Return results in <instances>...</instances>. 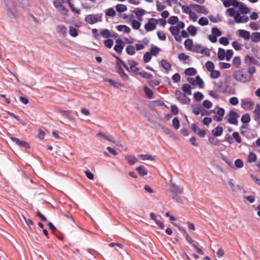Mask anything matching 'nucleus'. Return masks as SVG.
<instances>
[{"instance_id": "obj_14", "label": "nucleus", "mask_w": 260, "mask_h": 260, "mask_svg": "<svg viewBox=\"0 0 260 260\" xmlns=\"http://www.w3.org/2000/svg\"><path fill=\"white\" fill-rule=\"evenodd\" d=\"M253 118L258 123H260V104H256L253 111Z\"/></svg>"}, {"instance_id": "obj_48", "label": "nucleus", "mask_w": 260, "mask_h": 260, "mask_svg": "<svg viewBox=\"0 0 260 260\" xmlns=\"http://www.w3.org/2000/svg\"><path fill=\"white\" fill-rule=\"evenodd\" d=\"M120 77L125 81H127L129 79L128 76L124 72V71L120 68L118 72Z\"/></svg>"}, {"instance_id": "obj_59", "label": "nucleus", "mask_w": 260, "mask_h": 260, "mask_svg": "<svg viewBox=\"0 0 260 260\" xmlns=\"http://www.w3.org/2000/svg\"><path fill=\"white\" fill-rule=\"evenodd\" d=\"M137 74L140 75L141 77L145 79H150L152 77V75L151 74L148 73L146 72H140L139 71V73H137Z\"/></svg>"}, {"instance_id": "obj_27", "label": "nucleus", "mask_w": 260, "mask_h": 260, "mask_svg": "<svg viewBox=\"0 0 260 260\" xmlns=\"http://www.w3.org/2000/svg\"><path fill=\"white\" fill-rule=\"evenodd\" d=\"M251 41L254 43H257L260 41V32H254L251 35Z\"/></svg>"}, {"instance_id": "obj_16", "label": "nucleus", "mask_w": 260, "mask_h": 260, "mask_svg": "<svg viewBox=\"0 0 260 260\" xmlns=\"http://www.w3.org/2000/svg\"><path fill=\"white\" fill-rule=\"evenodd\" d=\"M100 35L105 39L114 37V35H112L111 31L108 29H101L100 31Z\"/></svg>"}, {"instance_id": "obj_17", "label": "nucleus", "mask_w": 260, "mask_h": 260, "mask_svg": "<svg viewBox=\"0 0 260 260\" xmlns=\"http://www.w3.org/2000/svg\"><path fill=\"white\" fill-rule=\"evenodd\" d=\"M239 35L245 40H249L250 37V32L244 29H239L238 30Z\"/></svg>"}, {"instance_id": "obj_4", "label": "nucleus", "mask_w": 260, "mask_h": 260, "mask_svg": "<svg viewBox=\"0 0 260 260\" xmlns=\"http://www.w3.org/2000/svg\"><path fill=\"white\" fill-rule=\"evenodd\" d=\"M175 94L177 100L182 104H187L190 103V99L186 96V94L183 93L180 90H176Z\"/></svg>"}, {"instance_id": "obj_12", "label": "nucleus", "mask_w": 260, "mask_h": 260, "mask_svg": "<svg viewBox=\"0 0 260 260\" xmlns=\"http://www.w3.org/2000/svg\"><path fill=\"white\" fill-rule=\"evenodd\" d=\"M116 44L114 47V50L118 53L121 54L124 47V42L120 39L116 40Z\"/></svg>"}, {"instance_id": "obj_18", "label": "nucleus", "mask_w": 260, "mask_h": 260, "mask_svg": "<svg viewBox=\"0 0 260 260\" xmlns=\"http://www.w3.org/2000/svg\"><path fill=\"white\" fill-rule=\"evenodd\" d=\"M193 41L191 39H187L184 42V46L186 49L191 51L193 47Z\"/></svg>"}, {"instance_id": "obj_23", "label": "nucleus", "mask_w": 260, "mask_h": 260, "mask_svg": "<svg viewBox=\"0 0 260 260\" xmlns=\"http://www.w3.org/2000/svg\"><path fill=\"white\" fill-rule=\"evenodd\" d=\"M56 31L59 34L66 36L67 33V28L63 25H59L57 26Z\"/></svg>"}, {"instance_id": "obj_24", "label": "nucleus", "mask_w": 260, "mask_h": 260, "mask_svg": "<svg viewBox=\"0 0 260 260\" xmlns=\"http://www.w3.org/2000/svg\"><path fill=\"white\" fill-rule=\"evenodd\" d=\"M161 65L163 68L168 72L171 69V64L166 59H162L161 61Z\"/></svg>"}, {"instance_id": "obj_55", "label": "nucleus", "mask_w": 260, "mask_h": 260, "mask_svg": "<svg viewBox=\"0 0 260 260\" xmlns=\"http://www.w3.org/2000/svg\"><path fill=\"white\" fill-rule=\"evenodd\" d=\"M178 21V18L175 16H171L168 19V23L170 24L174 25Z\"/></svg>"}, {"instance_id": "obj_62", "label": "nucleus", "mask_w": 260, "mask_h": 260, "mask_svg": "<svg viewBox=\"0 0 260 260\" xmlns=\"http://www.w3.org/2000/svg\"><path fill=\"white\" fill-rule=\"evenodd\" d=\"M104 45L105 46H106L108 48H111L113 46L114 44L113 41L111 39H107L104 42Z\"/></svg>"}, {"instance_id": "obj_28", "label": "nucleus", "mask_w": 260, "mask_h": 260, "mask_svg": "<svg viewBox=\"0 0 260 260\" xmlns=\"http://www.w3.org/2000/svg\"><path fill=\"white\" fill-rule=\"evenodd\" d=\"M69 32L70 35L73 37H76L78 35L77 29L72 26H69Z\"/></svg>"}, {"instance_id": "obj_30", "label": "nucleus", "mask_w": 260, "mask_h": 260, "mask_svg": "<svg viewBox=\"0 0 260 260\" xmlns=\"http://www.w3.org/2000/svg\"><path fill=\"white\" fill-rule=\"evenodd\" d=\"M116 11L119 13H121L127 10V7L123 4H117L116 7Z\"/></svg>"}, {"instance_id": "obj_35", "label": "nucleus", "mask_w": 260, "mask_h": 260, "mask_svg": "<svg viewBox=\"0 0 260 260\" xmlns=\"http://www.w3.org/2000/svg\"><path fill=\"white\" fill-rule=\"evenodd\" d=\"M136 170L142 176H145L147 174V171L143 166L138 167Z\"/></svg>"}, {"instance_id": "obj_39", "label": "nucleus", "mask_w": 260, "mask_h": 260, "mask_svg": "<svg viewBox=\"0 0 260 260\" xmlns=\"http://www.w3.org/2000/svg\"><path fill=\"white\" fill-rule=\"evenodd\" d=\"M125 158L130 165H134L138 161L137 158L132 155L126 156Z\"/></svg>"}, {"instance_id": "obj_21", "label": "nucleus", "mask_w": 260, "mask_h": 260, "mask_svg": "<svg viewBox=\"0 0 260 260\" xmlns=\"http://www.w3.org/2000/svg\"><path fill=\"white\" fill-rule=\"evenodd\" d=\"M257 160V156L253 152H250L247 156V162L248 163L255 162Z\"/></svg>"}, {"instance_id": "obj_22", "label": "nucleus", "mask_w": 260, "mask_h": 260, "mask_svg": "<svg viewBox=\"0 0 260 260\" xmlns=\"http://www.w3.org/2000/svg\"><path fill=\"white\" fill-rule=\"evenodd\" d=\"M181 89L182 91L185 93L187 95H190L192 94L191 90V86L188 84H184Z\"/></svg>"}, {"instance_id": "obj_1", "label": "nucleus", "mask_w": 260, "mask_h": 260, "mask_svg": "<svg viewBox=\"0 0 260 260\" xmlns=\"http://www.w3.org/2000/svg\"><path fill=\"white\" fill-rule=\"evenodd\" d=\"M233 78L238 82L245 83L252 79V76L248 74L244 69H240L235 71L233 74Z\"/></svg>"}, {"instance_id": "obj_45", "label": "nucleus", "mask_w": 260, "mask_h": 260, "mask_svg": "<svg viewBox=\"0 0 260 260\" xmlns=\"http://www.w3.org/2000/svg\"><path fill=\"white\" fill-rule=\"evenodd\" d=\"M202 111L203 112V108L201 106L194 107L192 108V112L196 115H199Z\"/></svg>"}, {"instance_id": "obj_6", "label": "nucleus", "mask_w": 260, "mask_h": 260, "mask_svg": "<svg viewBox=\"0 0 260 260\" xmlns=\"http://www.w3.org/2000/svg\"><path fill=\"white\" fill-rule=\"evenodd\" d=\"M157 24L156 19L151 18L148 19V22L144 25V28L147 31H151L156 29Z\"/></svg>"}, {"instance_id": "obj_54", "label": "nucleus", "mask_w": 260, "mask_h": 260, "mask_svg": "<svg viewBox=\"0 0 260 260\" xmlns=\"http://www.w3.org/2000/svg\"><path fill=\"white\" fill-rule=\"evenodd\" d=\"M194 98L196 101H200L203 99L204 95L201 92L198 91L194 93Z\"/></svg>"}, {"instance_id": "obj_63", "label": "nucleus", "mask_w": 260, "mask_h": 260, "mask_svg": "<svg viewBox=\"0 0 260 260\" xmlns=\"http://www.w3.org/2000/svg\"><path fill=\"white\" fill-rule=\"evenodd\" d=\"M157 35L160 40L165 41L166 40V34L164 31L159 30L157 32Z\"/></svg>"}, {"instance_id": "obj_11", "label": "nucleus", "mask_w": 260, "mask_h": 260, "mask_svg": "<svg viewBox=\"0 0 260 260\" xmlns=\"http://www.w3.org/2000/svg\"><path fill=\"white\" fill-rule=\"evenodd\" d=\"M254 102L249 99L242 100L241 107L245 110H250L254 105Z\"/></svg>"}, {"instance_id": "obj_19", "label": "nucleus", "mask_w": 260, "mask_h": 260, "mask_svg": "<svg viewBox=\"0 0 260 260\" xmlns=\"http://www.w3.org/2000/svg\"><path fill=\"white\" fill-rule=\"evenodd\" d=\"M237 8H239V11L241 14H246L249 13L250 10L244 4L239 2V5Z\"/></svg>"}, {"instance_id": "obj_40", "label": "nucleus", "mask_w": 260, "mask_h": 260, "mask_svg": "<svg viewBox=\"0 0 260 260\" xmlns=\"http://www.w3.org/2000/svg\"><path fill=\"white\" fill-rule=\"evenodd\" d=\"M237 13L236 10L234 8H229L225 11V14L229 17H234Z\"/></svg>"}, {"instance_id": "obj_32", "label": "nucleus", "mask_w": 260, "mask_h": 260, "mask_svg": "<svg viewBox=\"0 0 260 260\" xmlns=\"http://www.w3.org/2000/svg\"><path fill=\"white\" fill-rule=\"evenodd\" d=\"M160 49L157 46H152L150 49V53L151 55L156 56L160 52Z\"/></svg>"}, {"instance_id": "obj_5", "label": "nucleus", "mask_w": 260, "mask_h": 260, "mask_svg": "<svg viewBox=\"0 0 260 260\" xmlns=\"http://www.w3.org/2000/svg\"><path fill=\"white\" fill-rule=\"evenodd\" d=\"M226 117L228 118V121L229 123L236 125L238 124V122L237 118H238V115L234 111H230L226 116Z\"/></svg>"}, {"instance_id": "obj_60", "label": "nucleus", "mask_w": 260, "mask_h": 260, "mask_svg": "<svg viewBox=\"0 0 260 260\" xmlns=\"http://www.w3.org/2000/svg\"><path fill=\"white\" fill-rule=\"evenodd\" d=\"M200 25L202 26L207 25L208 24L209 21L207 18L201 17L198 21Z\"/></svg>"}, {"instance_id": "obj_9", "label": "nucleus", "mask_w": 260, "mask_h": 260, "mask_svg": "<svg viewBox=\"0 0 260 260\" xmlns=\"http://www.w3.org/2000/svg\"><path fill=\"white\" fill-rule=\"evenodd\" d=\"M191 7L193 10H194V11L197 12L198 13H201L206 15L208 14L209 13V11L204 6L192 4H191Z\"/></svg>"}, {"instance_id": "obj_61", "label": "nucleus", "mask_w": 260, "mask_h": 260, "mask_svg": "<svg viewBox=\"0 0 260 260\" xmlns=\"http://www.w3.org/2000/svg\"><path fill=\"white\" fill-rule=\"evenodd\" d=\"M156 3L157 10L158 11L161 12L166 8V6L165 5L159 2V1H156Z\"/></svg>"}, {"instance_id": "obj_53", "label": "nucleus", "mask_w": 260, "mask_h": 260, "mask_svg": "<svg viewBox=\"0 0 260 260\" xmlns=\"http://www.w3.org/2000/svg\"><path fill=\"white\" fill-rule=\"evenodd\" d=\"M233 138L238 143H241L242 142V139L238 132H234L232 134Z\"/></svg>"}, {"instance_id": "obj_37", "label": "nucleus", "mask_w": 260, "mask_h": 260, "mask_svg": "<svg viewBox=\"0 0 260 260\" xmlns=\"http://www.w3.org/2000/svg\"><path fill=\"white\" fill-rule=\"evenodd\" d=\"M105 15L106 16L113 17L116 15V12L113 8H109L106 10Z\"/></svg>"}, {"instance_id": "obj_50", "label": "nucleus", "mask_w": 260, "mask_h": 260, "mask_svg": "<svg viewBox=\"0 0 260 260\" xmlns=\"http://www.w3.org/2000/svg\"><path fill=\"white\" fill-rule=\"evenodd\" d=\"M141 25V23L136 20L132 21V26L134 29H138Z\"/></svg>"}, {"instance_id": "obj_10", "label": "nucleus", "mask_w": 260, "mask_h": 260, "mask_svg": "<svg viewBox=\"0 0 260 260\" xmlns=\"http://www.w3.org/2000/svg\"><path fill=\"white\" fill-rule=\"evenodd\" d=\"M53 5L61 14L66 15L67 13L68 10L60 3L59 0H53Z\"/></svg>"}, {"instance_id": "obj_15", "label": "nucleus", "mask_w": 260, "mask_h": 260, "mask_svg": "<svg viewBox=\"0 0 260 260\" xmlns=\"http://www.w3.org/2000/svg\"><path fill=\"white\" fill-rule=\"evenodd\" d=\"M223 4L225 7L233 6L237 8L239 5V2L237 0H225L223 2Z\"/></svg>"}, {"instance_id": "obj_51", "label": "nucleus", "mask_w": 260, "mask_h": 260, "mask_svg": "<svg viewBox=\"0 0 260 260\" xmlns=\"http://www.w3.org/2000/svg\"><path fill=\"white\" fill-rule=\"evenodd\" d=\"M151 54L149 52L145 53L143 56V60L145 63H147L151 59Z\"/></svg>"}, {"instance_id": "obj_38", "label": "nucleus", "mask_w": 260, "mask_h": 260, "mask_svg": "<svg viewBox=\"0 0 260 260\" xmlns=\"http://www.w3.org/2000/svg\"><path fill=\"white\" fill-rule=\"evenodd\" d=\"M144 91L145 94L147 96L149 99H152L153 97V92L152 90L149 89L148 87L145 86L144 87Z\"/></svg>"}, {"instance_id": "obj_46", "label": "nucleus", "mask_w": 260, "mask_h": 260, "mask_svg": "<svg viewBox=\"0 0 260 260\" xmlns=\"http://www.w3.org/2000/svg\"><path fill=\"white\" fill-rule=\"evenodd\" d=\"M192 8L191 7V4L189 6L187 5H183V6H182V12L186 14H189L190 12H191Z\"/></svg>"}, {"instance_id": "obj_34", "label": "nucleus", "mask_w": 260, "mask_h": 260, "mask_svg": "<svg viewBox=\"0 0 260 260\" xmlns=\"http://www.w3.org/2000/svg\"><path fill=\"white\" fill-rule=\"evenodd\" d=\"M218 58L220 60H222L225 58V52L224 50L222 48H219L218 51Z\"/></svg>"}, {"instance_id": "obj_58", "label": "nucleus", "mask_w": 260, "mask_h": 260, "mask_svg": "<svg viewBox=\"0 0 260 260\" xmlns=\"http://www.w3.org/2000/svg\"><path fill=\"white\" fill-rule=\"evenodd\" d=\"M208 140L209 142L214 145L218 146L219 145V141L216 138L211 137L209 138Z\"/></svg>"}, {"instance_id": "obj_25", "label": "nucleus", "mask_w": 260, "mask_h": 260, "mask_svg": "<svg viewBox=\"0 0 260 260\" xmlns=\"http://www.w3.org/2000/svg\"><path fill=\"white\" fill-rule=\"evenodd\" d=\"M145 11L143 9H138L135 11V14L136 16V17L140 21H142L143 20L142 16L145 14Z\"/></svg>"}, {"instance_id": "obj_8", "label": "nucleus", "mask_w": 260, "mask_h": 260, "mask_svg": "<svg viewBox=\"0 0 260 260\" xmlns=\"http://www.w3.org/2000/svg\"><path fill=\"white\" fill-rule=\"evenodd\" d=\"M169 30L177 42H181L182 41L181 36L179 35L180 30L176 26H172L170 27Z\"/></svg>"}, {"instance_id": "obj_44", "label": "nucleus", "mask_w": 260, "mask_h": 260, "mask_svg": "<svg viewBox=\"0 0 260 260\" xmlns=\"http://www.w3.org/2000/svg\"><path fill=\"white\" fill-rule=\"evenodd\" d=\"M241 63V59L239 56H236L233 58V64L235 67L239 68Z\"/></svg>"}, {"instance_id": "obj_20", "label": "nucleus", "mask_w": 260, "mask_h": 260, "mask_svg": "<svg viewBox=\"0 0 260 260\" xmlns=\"http://www.w3.org/2000/svg\"><path fill=\"white\" fill-rule=\"evenodd\" d=\"M223 133V128L220 126H217L212 131V134L215 137H218L222 135Z\"/></svg>"}, {"instance_id": "obj_26", "label": "nucleus", "mask_w": 260, "mask_h": 260, "mask_svg": "<svg viewBox=\"0 0 260 260\" xmlns=\"http://www.w3.org/2000/svg\"><path fill=\"white\" fill-rule=\"evenodd\" d=\"M116 28L119 31H123L126 33H129L131 32L130 28L124 25H117Z\"/></svg>"}, {"instance_id": "obj_2", "label": "nucleus", "mask_w": 260, "mask_h": 260, "mask_svg": "<svg viewBox=\"0 0 260 260\" xmlns=\"http://www.w3.org/2000/svg\"><path fill=\"white\" fill-rule=\"evenodd\" d=\"M103 14H89L85 16V21L90 24H93L102 21Z\"/></svg>"}, {"instance_id": "obj_31", "label": "nucleus", "mask_w": 260, "mask_h": 260, "mask_svg": "<svg viewBox=\"0 0 260 260\" xmlns=\"http://www.w3.org/2000/svg\"><path fill=\"white\" fill-rule=\"evenodd\" d=\"M187 30L188 31V33L189 34L192 36H194L197 32V29L193 25L189 26L187 28Z\"/></svg>"}, {"instance_id": "obj_3", "label": "nucleus", "mask_w": 260, "mask_h": 260, "mask_svg": "<svg viewBox=\"0 0 260 260\" xmlns=\"http://www.w3.org/2000/svg\"><path fill=\"white\" fill-rule=\"evenodd\" d=\"M191 51L194 53H201L207 56H209L210 54L209 49L204 47L200 44H194Z\"/></svg>"}, {"instance_id": "obj_7", "label": "nucleus", "mask_w": 260, "mask_h": 260, "mask_svg": "<svg viewBox=\"0 0 260 260\" xmlns=\"http://www.w3.org/2000/svg\"><path fill=\"white\" fill-rule=\"evenodd\" d=\"M221 35V31L217 27H213L212 34L208 36V39L213 43L217 42V37Z\"/></svg>"}, {"instance_id": "obj_64", "label": "nucleus", "mask_w": 260, "mask_h": 260, "mask_svg": "<svg viewBox=\"0 0 260 260\" xmlns=\"http://www.w3.org/2000/svg\"><path fill=\"white\" fill-rule=\"evenodd\" d=\"M235 165L237 168H242L244 166L243 161L240 159H237L235 160Z\"/></svg>"}, {"instance_id": "obj_41", "label": "nucleus", "mask_w": 260, "mask_h": 260, "mask_svg": "<svg viewBox=\"0 0 260 260\" xmlns=\"http://www.w3.org/2000/svg\"><path fill=\"white\" fill-rule=\"evenodd\" d=\"M214 113H216L218 116H223L225 113L224 110L218 107H217L213 110Z\"/></svg>"}, {"instance_id": "obj_57", "label": "nucleus", "mask_w": 260, "mask_h": 260, "mask_svg": "<svg viewBox=\"0 0 260 260\" xmlns=\"http://www.w3.org/2000/svg\"><path fill=\"white\" fill-rule=\"evenodd\" d=\"M188 16L190 20H191L193 22L197 21L198 17L193 11H191V12H190L188 14Z\"/></svg>"}, {"instance_id": "obj_36", "label": "nucleus", "mask_w": 260, "mask_h": 260, "mask_svg": "<svg viewBox=\"0 0 260 260\" xmlns=\"http://www.w3.org/2000/svg\"><path fill=\"white\" fill-rule=\"evenodd\" d=\"M184 73L187 76H193L197 74V71L194 68H189L185 70Z\"/></svg>"}, {"instance_id": "obj_43", "label": "nucleus", "mask_w": 260, "mask_h": 260, "mask_svg": "<svg viewBox=\"0 0 260 260\" xmlns=\"http://www.w3.org/2000/svg\"><path fill=\"white\" fill-rule=\"evenodd\" d=\"M139 157L142 159V160H154L155 159L151 155L149 154H140L139 155Z\"/></svg>"}, {"instance_id": "obj_49", "label": "nucleus", "mask_w": 260, "mask_h": 260, "mask_svg": "<svg viewBox=\"0 0 260 260\" xmlns=\"http://www.w3.org/2000/svg\"><path fill=\"white\" fill-rule=\"evenodd\" d=\"M68 4H69L70 8H71V10L73 12H74L77 14H79L80 13V12H81L80 10L79 9L75 8L74 6V5L70 2V0H68Z\"/></svg>"}, {"instance_id": "obj_29", "label": "nucleus", "mask_w": 260, "mask_h": 260, "mask_svg": "<svg viewBox=\"0 0 260 260\" xmlns=\"http://www.w3.org/2000/svg\"><path fill=\"white\" fill-rule=\"evenodd\" d=\"M105 81L108 82L110 83L112 85H113L114 87H115L116 88H119L120 87L123 86V84L120 83L116 82L114 81V80L108 78H106L104 79Z\"/></svg>"}, {"instance_id": "obj_56", "label": "nucleus", "mask_w": 260, "mask_h": 260, "mask_svg": "<svg viewBox=\"0 0 260 260\" xmlns=\"http://www.w3.org/2000/svg\"><path fill=\"white\" fill-rule=\"evenodd\" d=\"M234 52L232 50L229 49L226 51L225 52V59L226 60L229 61L232 58Z\"/></svg>"}, {"instance_id": "obj_52", "label": "nucleus", "mask_w": 260, "mask_h": 260, "mask_svg": "<svg viewBox=\"0 0 260 260\" xmlns=\"http://www.w3.org/2000/svg\"><path fill=\"white\" fill-rule=\"evenodd\" d=\"M210 72V76L212 78L216 79L220 76V73L218 71L213 70Z\"/></svg>"}, {"instance_id": "obj_13", "label": "nucleus", "mask_w": 260, "mask_h": 260, "mask_svg": "<svg viewBox=\"0 0 260 260\" xmlns=\"http://www.w3.org/2000/svg\"><path fill=\"white\" fill-rule=\"evenodd\" d=\"M128 64L129 66V69L134 73L137 74L139 73V69L137 68V66L138 65V63L136 62L134 60H128L127 61Z\"/></svg>"}, {"instance_id": "obj_33", "label": "nucleus", "mask_w": 260, "mask_h": 260, "mask_svg": "<svg viewBox=\"0 0 260 260\" xmlns=\"http://www.w3.org/2000/svg\"><path fill=\"white\" fill-rule=\"evenodd\" d=\"M125 50L127 54L130 55H133L136 53L135 47L133 45H128L127 46Z\"/></svg>"}, {"instance_id": "obj_42", "label": "nucleus", "mask_w": 260, "mask_h": 260, "mask_svg": "<svg viewBox=\"0 0 260 260\" xmlns=\"http://www.w3.org/2000/svg\"><path fill=\"white\" fill-rule=\"evenodd\" d=\"M196 84L198 85V86L201 88H203L204 87V83L203 80L200 78L199 76H197L196 77Z\"/></svg>"}, {"instance_id": "obj_47", "label": "nucleus", "mask_w": 260, "mask_h": 260, "mask_svg": "<svg viewBox=\"0 0 260 260\" xmlns=\"http://www.w3.org/2000/svg\"><path fill=\"white\" fill-rule=\"evenodd\" d=\"M172 125L173 127L178 129L180 127V121L177 117H174L172 120Z\"/></svg>"}]
</instances>
